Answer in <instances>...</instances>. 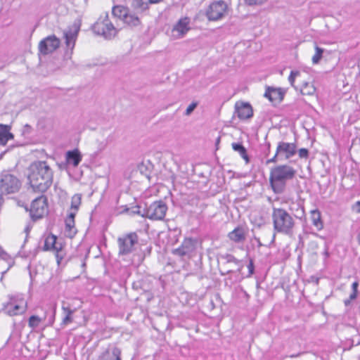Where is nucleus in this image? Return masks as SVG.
<instances>
[{
  "label": "nucleus",
  "mask_w": 360,
  "mask_h": 360,
  "mask_svg": "<svg viewBox=\"0 0 360 360\" xmlns=\"http://www.w3.org/2000/svg\"><path fill=\"white\" fill-rule=\"evenodd\" d=\"M53 171L45 161H36L28 168L27 180L35 193L46 192L53 183Z\"/></svg>",
  "instance_id": "obj_1"
},
{
  "label": "nucleus",
  "mask_w": 360,
  "mask_h": 360,
  "mask_svg": "<svg viewBox=\"0 0 360 360\" xmlns=\"http://www.w3.org/2000/svg\"><path fill=\"white\" fill-rule=\"evenodd\" d=\"M295 174L296 170L288 165H279L272 167L269 174V184L274 193H283L287 181L292 180Z\"/></svg>",
  "instance_id": "obj_2"
},
{
  "label": "nucleus",
  "mask_w": 360,
  "mask_h": 360,
  "mask_svg": "<svg viewBox=\"0 0 360 360\" xmlns=\"http://www.w3.org/2000/svg\"><path fill=\"white\" fill-rule=\"evenodd\" d=\"M274 233L271 241L274 243L276 233H281L287 236H291L295 226V221L292 216L283 208L273 207L271 213Z\"/></svg>",
  "instance_id": "obj_3"
},
{
  "label": "nucleus",
  "mask_w": 360,
  "mask_h": 360,
  "mask_svg": "<svg viewBox=\"0 0 360 360\" xmlns=\"http://www.w3.org/2000/svg\"><path fill=\"white\" fill-rule=\"evenodd\" d=\"M21 188V181L17 176L10 171H3L0 174V194L15 193Z\"/></svg>",
  "instance_id": "obj_4"
},
{
  "label": "nucleus",
  "mask_w": 360,
  "mask_h": 360,
  "mask_svg": "<svg viewBox=\"0 0 360 360\" xmlns=\"http://www.w3.org/2000/svg\"><path fill=\"white\" fill-rule=\"evenodd\" d=\"M92 30L94 33L103 36L106 39H112L117 32V30L110 20L108 13L98 19L92 26Z\"/></svg>",
  "instance_id": "obj_5"
},
{
  "label": "nucleus",
  "mask_w": 360,
  "mask_h": 360,
  "mask_svg": "<svg viewBox=\"0 0 360 360\" xmlns=\"http://www.w3.org/2000/svg\"><path fill=\"white\" fill-rule=\"evenodd\" d=\"M297 153V146L295 143H288L280 141L278 143L275 155L266 161V165L276 163L284 158L285 160L290 159Z\"/></svg>",
  "instance_id": "obj_6"
},
{
  "label": "nucleus",
  "mask_w": 360,
  "mask_h": 360,
  "mask_svg": "<svg viewBox=\"0 0 360 360\" xmlns=\"http://www.w3.org/2000/svg\"><path fill=\"white\" fill-rule=\"evenodd\" d=\"M139 237L135 232H131L118 238L120 255H128L135 250V245L138 243Z\"/></svg>",
  "instance_id": "obj_7"
},
{
  "label": "nucleus",
  "mask_w": 360,
  "mask_h": 360,
  "mask_svg": "<svg viewBox=\"0 0 360 360\" xmlns=\"http://www.w3.org/2000/svg\"><path fill=\"white\" fill-rule=\"evenodd\" d=\"M27 309V302L23 298L10 296L9 301L4 304L3 311L9 316L23 314Z\"/></svg>",
  "instance_id": "obj_8"
},
{
  "label": "nucleus",
  "mask_w": 360,
  "mask_h": 360,
  "mask_svg": "<svg viewBox=\"0 0 360 360\" xmlns=\"http://www.w3.org/2000/svg\"><path fill=\"white\" fill-rule=\"evenodd\" d=\"M167 210L166 203L162 201H155L148 207L143 210V214L150 219L162 220L164 219Z\"/></svg>",
  "instance_id": "obj_9"
},
{
  "label": "nucleus",
  "mask_w": 360,
  "mask_h": 360,
  "mask_svg": "<svg viewBox=\"0 0 360 360\" xmlns=\"http://www.w3.org/2000/svg\"><path fill=\"white\" fill-rule=\"evenodd\" d=\"M47 198L42 195L34 199L30 208V215L34 220L43 217L47 212Z\"/></svg>",
  "instance_id": "obj_10"
},
{
  "label": "nucleus",
  "mask_w": 360,
  "mask_h": 360,
  "mask_svg": "<svg viewBox=\"0 0 360 360\" xmlns=\"http://www.w3.org/2000/svg\"><path fill=\"white\" fill-rule=\"evenodd\" d=\"M227 9V5L224 1L212 2L206 11V15L209 20H218L221 19Z\"/></svg>",
  "instance_id": "obj_11"
},
{
  "label": "nucleus",
  "mask_w": 360,
  "mask_h": 360,
  "mask_svg": "<svg viewBox=\"0 0 360 360\" xmlns=\"http://www.w3.org/2000/svg\"><path fill=\"white\" fill-rule=\"evenodd\" d=\"M219 259L221 260L219 271L221 275H226L233 271V269H229V264L233 263L238 266L237 271L240 272L242 269L243 268V265L240 260L236 259L233 255L230 254L221 255L219 258L218 259V262H219Z\"/></svg>",
  "instance_id": "obj_12"
},
{
  "label": "nucleus",
  "mask_w": 360,
  "mask_h": 360,
  "mask_svg": "<svg viewBox=\"0 0 360 360\" xmlns=\"http://www.w3.org/2000/svg\"><path fill=\"white\" fill-rule=\"evenodd\" d=\"M60 39L56 35L52 34L39 42V50L42 54L47 55L56 51L60 46Z\"/></svg>",
  "instance_id": "obj_13"
},
{
  "label": "nucleus",
  "mask_w": 360,
  "mask_h": 360,
  "mask_svg": "<svg viewBox=\"0 0 360 360\" xmlns=\"http://www.w3.org/2000/svg\"><path fill=\"white\" fill-rule=\"evenodd\" d=\"M79 30L80 25L75 22L72 26L69 27L63 32L65 43L68 50L70 51V54H72L74 49Z\"/></svg>",
  "instance_id": "obj_14"
},
{
  "label": "nucleus",
  "mask_w": 360,
  "mask_h": 360,
  "mask_svg": "<svg viewBox=\"0 0 360 360\" xmlns=\"http://www.w3.org/2000/svg\"><path fill=\"white\" fill-rule=\"evenodd\" d=\"M235 114L240 120L249 119L253 116V110L248 103L236 102L235 105Z\"/></svg>",
  "instance_id": "obj_15"
},
{
  "label": "nucleus",
  "mask_w": 360,
  "mask_h": 360,
  "mask_svg": "<svg viewBox=\"0 0 360 360\" xmlns=\"http://www.w3.org/2000/svg\"><path fill=\"white\" fill-rule=\"evenodd\" d=\"M195 249V241L191 238H186L181 245L175 250L174 252L180 256H190Z\"/></svg>",
  "instance_id": "obj_16"
},
{
  "label": "nucleus",
  "mask_w": 360,
  "mask_h": 360,
  "mask_svg": "<svg viewBox=\"0 0 360 360\" xmlns=\"http://www.w3.org/2000/svg\"><path fill=\"white\" fill-rule=\"evenodd\" d=\"M264 96L271 103L276 104L279 103L283 99L284 93L281 88L268 86L266 89Z\"/></svg>",
  "instance_id": "obj_17"
},
{
  "label": "nucleus",
  "mask_w": 360,
  "mask_h": 360,
  "mask_svg": "<svg viewBox=\"0 0 360 360\" xmlns=\"http://www.w3.org/2000/svg\"><path fill=\"white\" fill-rule=\"evenodd\" d=\"M190 19L188 18H181L172 29L173 32H176L178 37L184 36L189 30Z\"/></svg>",
  "instance_id": "obj_18"
},
{
  "label": "nucleus",
  "mask_w": 360,
  "mask_h": 360,
  "mask_svg": "<svg viewBox=\"0 0 360 360\" xmlns=\"http://www.w3.org/2000/svg\"><path fill=\"white\" fill-rule=\"evenodd\" d=\"M121 354L122 351L120 348L113 347L103 352L100 360H122Z\"/></svg>",
  "instance_id": "obj_19"
},
{
  "label": "nucleus",
  "mask_w": 360,
  "mask_h": 360,
  "mask_svg": "<svg viewBox=\"0 0 360 360\" xmlns=\"http://www.w3.org/2000/svg\"><path fill=\"white\" fill-rule=\"evenodd\" d=\"M310 219L316 231H319L323 229V221L322 220L321 213L318 209L311 210Z\"/></svg>",
  "instance_id": "obj_20"
},
{
  "label": "nucleus",
  "mask_w": 360,
  "mask_h": 360,
  "mask_svg": "<svg viewBox=\"0 0 360 360\" xmlns=\"http://www.w3.org/2000/svg\"><path fill=\"white\" fill-rule=\"evenodd\" d=\"M13 139L8 125L0 124V145L5 146L8 141Z\"/></svg>",
  "instance_id": "obj_21"
},
{
  "label": "nucleus",
  "mask_w": 360,
  "mask_h": 360,
  "mask_svg": "<svg viewBox=\"0 0 360 360\" xmlns=\"http://www.w3.org/2000/svg\"><path fill=\"white\" fill-rule=\"evenodd\" d=\"M66 160L68 163L77 167L82 160V155L77 149L70 150L66 153Z\"/></svg>",
  "instance_id": "obj_22"
},
{
  "label": "nucleus",
  "mask_w": 360,
  "mask_h": 360,
  "mask_svg": "<svg viewBox=\"0 0 360 360\" xmlns=\"http://www.w3.org/2000/svg\"><path fill=\"white\" fill-rule=\"evenodd\" d=\"M229 238L235 243H240L245 240V234L243 228L236 227L229 233Z\"/></svg>",
  "instance_id": "obj_23"
},
{
  "label": "nucleus",
  "mask_w": 360,
  "mask_h": 360,
  "mask_svg": "<svg viewBox=\"0 0 360 360\" xmlns=\"http://www.w3.org/2000/svg\"><path fill=\"white\" fill-rule=\"evenodd\" d=\"M123 22L129 27H134L141 25L139 18L134 13L127 12V15L123 18Z\"/></svg>",
  "instance_id": "obj_24"
},
{
  "label": "nucleus",
  "mask_w": 360,
  "mask_h": 360,
  "mask_svg": "<svg viewBox=\"0 0 360 360\" xmlns=\"http://www.w3.org/2000/svg\"><path fill=\"white\" fill-rule=\"evenodd\" d=\"M62 309L65 314L62 324L68 325L72 321V315L74 314L75 309H71L69 304L66 305L65 303L62 306Z\"/></svg>",
  "instance_id": "obj_25"
},
{
  "label": "nucleus",
  "mask_w": 360,
  "mask_h": 360,
  "mask_svg": "<svg viewBox=\"0 0 360 360\" xmlns=\"http://www.w3.org/2000/svg\"><path fill=\"white\" fill-rule=\"evenodd\" d=\"M232 148L239 153L240 156L245 160L246 163H249L250 158L248 155L247 154L246 148L240 143H233L231 144Z\"/></svg>",
  "instance_id": "obj_26"
},
{
  "label": "nucleus",
  "mask_w": 360,
  "mask_h": 360,
  "mask_svg": "<svg viewBox=\"0 0 360 360\" xmlns=\"http://www.w3.org/2000/svg\"><path fill=\"white\" fill-rule=\"evenodd\" d=\"M128 8L123 6H115L112 9V14L118 18L122 19L127 15Z\"/></svg>",
  "instance_id": "obj_27"
},
{
  "label": "nucleus",
  "mask_w": 360,
  "mask_h": 360,
  "mask_svg": "<svg viewBox=\"0 0 360 360\" xmlns=\"http://www.w3.org/2000/svg\"><path fill=\"white\" fill-rule=\"evenodd\" d=\"M57 242V238L54 235L48 236L44 241V250H51L56 248V243Z\"/></svg>",
  "instance_id": "obj_28"
},
{
  "label": "nucleus",
  "mask_w": 360,
  "mask_h": 360,
  "mask_svg": "<svg viewBox=\"0 0 360 360\" xmlns=\"http://www.w3.org/2000/svg\"><path fill=\"white\" fill-rule=\"evenodd\" d=\"M65 233L68 236L72 238L76 233L75 229V221L70 219H65Z\"/></svg>",
  "instance_id": "obj_29"
},
{
  "label": "nucleus",
  "mask_w": 360,
  "mask_h": 360,
  "mask_svg": "<svg viewBox=\"0 0 360 360\" xmlns=\"http://www.w3.org/2000/svg\"><path fill=\"white\" fill-rule=\"evenodd\" d=\"M56 248H53L52 250L56 252V257L57 263H58V264H60L62 259L64 257V253H63V248H62V244L56 242Z\"/></svg>",
  "instance_id": "obj_30"
},
{
  "label": "nucleus",
  "mask_w": 360,
  "mask_h": 360,
  "mask_svg": "<svg viewBox=\"0 0 360 360\" xmlns=\"http://www.w3.org/2000/svg\"><path fill=\"white\" fill-rule=\"evenodd\" d=\"M81 195L75 194L72 197L70 209L77 211L81 205Z\"/></svg>",
  "instance_id": "obj_31"
},
{
  "label": "nucleus",
  "mask_w": 360,
  "mask_h": 360,
  "mask_svg": "<svg viewBox=\"0 0 360 360\" xmlns=\"http://www.w3.org/2000/svg\"><path fill=\"white\" fill-rule=\"evenodd\" d=\"M295 207H297V210H295L294 216L300 219H302L305 217V212L303 203L298 202Z\"/></svg>",
  "instance_id": "obj_32"
},
{
  "label": "nucleus",
  "mask_w": 360,
  "mask_h": 360,
  "mask_svg": "<svg viewBox=\"0 0 360 360\" xmlns=\"http://www.w3.org/2000/svg\"><path fill=\"white\" fill-rule=\"evenodd\" d=\"M301 92L305 95H313L315 92V88L313 85L305 82L301 89Z\"/></svg>",
  "instance_id": "obj_33"
},
{
  "label": "nucleus",
  "mask_w": 360,
  "mask_h": 360,
  "mask_svg": "<svg viewBox=\"0 0 360 360\" xmlns=\"http://www.w3.org/2000/svg\"><path fill=\"white\" fill-rule=\"evenodd\" d=\"M315 54L312 57V62L314 64H318L320 60L322 58L323 53L324 51L323 49L320 48L319 46L315 47Z\"/></svg>",
  "instance_id": "obj_34"
},
{
  "label": "nucleus",
  "mask_w": 360,
  "mask_h": 360,
  "mask_svg": "<svg viewBox=\"0 0 360 360\" xmlns=\"http://www.w3.org/2000/svg\"><path fill=\"white\" fill-rule=\"evenodd\" d=\"M131 4L135 9H140L141 11L148 8L147 4L143 0H133Z\"/></svg>",
  "instance_id": "obj_35"
},
{
  "label": "nucleus",
  "mask_w": 360,
  "mask_h": 360,
  "mask_svg": "<svg viewBox=\"0 0 360 360\" xmlns=\"http://www.w3.org/2000/svg\"><path fill=\"white\" fill-rule=\"evenodd\" d=\"M41 321V319L38 316L32 315L29 319L28 325L32 328H35L39 326Z\"/></svg>",
  "instance_id": "obj_36"
},
{
  "label": "nucleus",
  "mask_w": 360,
  "mask_h": 360,
  "mask_svg": "<svg viewBox=\"0 0 360 360\" xmlns=\"http://www.w3.org/2000/svg\"><path fill=\"white\" fill-rule=\"evenodd\" d=\"M359 282L354 281L352 285V292L350 294V300H355L358 295Z\"/></svg>",
  "instance_id": "obj_37"
},
{
  "label": "nucleus",
  "mask_w": 360,
  "mask_h": 360,
  "mask_svg": "<svg viewBox=\"0 0 360 360\" xmlns=\"http://www.w3.org/2000/svg\"><path fill=\"white\" fill-rule=\"evenodd\" d=\"M300 75V72L299 71H295V70H292L291 71L289 77H288V81L290 83V84L293 86H294V82H295V79L296 77H298Z\"/></svg>",
  "instance_id": "obj_38"
},
{
  "label": "nucleus",
  "mask_w": 360,
  "mask_h": 360,
  "mask_svg": "<svg viewBox=\"0 0 360 360\" xmlns=\"http://www.w3.org/2000/svg\"><path fill=\"white\" fill-rule=\"evenodd\" d=\"M267 0H245L246 4L248 6L262 5Z\"/></svg>",
  "instance_id": "obj_39"
},
{
  "label": "nucleus",
  "mask_w": 360,
  "mask_h": 360,
  "mask_svg": "<svg viewBox=\"0 0 360 360\" xmlns=\"http://www.w3.org/2000/svg\"><path fill=\"white\" fill-rule=\"evenodd\" d=\"M197 105H198V103H196V102L191 103L186 108L185 115H191L192 113V112L196 108Z\"/></svg>",
  "instance_id": "obj_40"
},
{
  "label": "nucleus",
  "mask_w": 360,
  "mask_h": 360,
  "mask_svg": "<svg viewBox=\"0 0 360 360\" xmlns=\"http://www.w3.org/2000/svg\"><path fill=\"white\" fill-rule=\"evenodd\" d=\"M130 213L131 214H139L141 215L143 217H146V215L143 214V210H141V208L139 206H135L131 208Z\"/></svg>",
  "instance_id": "obj_41"
},
{
  "label": "nucleus",
  "mask_w": 360,
  "mask_h": 360,
  "mask_svg": "<svg viewBox=\"0 0 360 360\" xmlns=\"http://www.w3.org/2000/svg\"><path fill=\"white\" fill-rule=\"evenodd\" d=\"M298 155L300 158H308L309 157V150L307 148H300L298 150Z\"/></svg>",
  "instance_id": "obj_42"
},
{
  "label": "nucleus",
  "mask_w": 360,
  "mask_h": 360,
  "mask_svg": "<svg viewBox=\"0 0 360 360\" xmlns=\"http://www.w3.org/2000/svg\"><path fill=\"white\" fill-rule=\"evenodd\" d=\"M248 275L247 276V277H250L254 274V271H255V266H254L253 260L252 259H250L249 264L248 265Z\"/></svg>",
  "instance_id": "obj_43"
},
{
  "label": "nucleus",
  "mask_w": 360,
  "mask_h": 360,
  "mask_svg": "<svg viewBox=\"0 0 360 360\" xmlns=\"http://www.w3.org/2000/svg\"><path fill=\"white\" fill-rule=\"evenodd\" d=\"M264 146L266 147V149L264 150L265 156H268L270 153L271 143L269 142H266Z\"/></svg>",
  "instance_id": "obj_44"
},
{
  "label": "nucleus",
  "mask_w": 360,
  "mask_h": 360,
  "mask_svg": "<svg viewBox=\"0 0 360 360\" xmlns=\"http://www.w3.org/2000/svg\"><path fill=\"white\" fill-rule=\"evenodd\" d=\"M77 211H75V210H73V211H71L67 218L65 219H72L73 221H75V215H76V213H77Z\"/></svg>",
  "instance_id": "obj_45"
},
{
  "label": "nucleus",
  "mask_w": 360,
  "mask_h": 360,
  "mask_svg": "<svg viewBox=\"0 0 360 360\" xmlns=\"http://www.w3.org/2000/svg\"><path fill=\"white\" fill-rule=\"evenodd\" d=\"M354 207L358 213H360V201L356 202Z\"/></svg>",
  "instance_id": "obj_46"
},
{
  "label": "nucleus",
  "mask_w": 360,
  "mask_h": 360,
  "mask_svg": "<svg viewBox=\"0 0 360 360\" xmlns=\"http://www.w3.org/2000/svg\"><path fill=\"white\" fill-rule=\"evenodd\" d=\"M296 204L297 203L292 202L290 206V210L292 211L293 213L295 212V210H297V207H295Z\"/></svg>",
  "instance_id": "obj_47"
},
{
  "label": "nucleus",
  "mask_w": 360,
  "mask_h": 360,
  "mask_svg": "<svg viewBox=\"0 0 360 360\" xmlns=\"http://www.w3.org/2000/svg\"><path fill=\"white\" fill-rule=\"evenodd\" d=\"M352 300H350V297H349V299H347V300H345L344 301V304H345V306H349V305L350 304V303H351V301H352Z\"/></svg>",
  "instance_id": "obj_48"
},
{
  "label": "nucleus",
  "mask_w": 360,
  "mask_h": 360,
  "mask_svg": "<svg viewBox=\"0 0 360 360\" xmlns=\"http://www.w3.org/2000/svg\"><path fill=\"white\" fill-rule=\"evenodd\" d=\"M220 139H221L220 136H218V137L217 138L216 141H215V145H216V146H217V147L218 146V145H219V143H220Z\"/></svg>",
  "instance_id": "obj_49"
},
{
  "label": "nucleus",
  "mask_w": 360,
  "mask_h": 360,
  "mask_svg": "<svg viewBox=\"0 0 360 360\" xmlns=\"http://www.w3.org/2000/svg\"><path fill=\"white\" fill-rule=\"evenodd\" d=\"M162 0H149V1L151 3V4H158L160 1H162Z\"/></svg>",
  "instance_id": "obj_50"
},
{
  "label": "nucleus",
  "mask_w": 360,
  "mask_h": 360,
  "mask_svg": "<svg viewBox=\"0 0 360 360\" xmlns=\"http://www.w3.org/2000/svg\"><path fill=\"white\" fill-rule=\"evenodd\" d=\"M30 231V229L29 226H27L25 229V232L26 233L27 235H28L29 232ZM27 237V236H26V238Z\"/></svg>",
  "instance_id": "obj_51"
},
{
  "label": "nucleus",
  "mask_w": 360,
  "mask_h": 360,
  "mask_svg": "<svg viewBox=\"0 0 360 360\" xmlns=\"http://www.w3.org/2000/svg\"><path fill=\"white\" fill-rule=\"evenodd\" d=\"M356 240H357L359 245H360V232L358 233V235L356 236Z\"/></svg>",
  "instance_id": "obj_52"
},
{
  "label": "nucleus",
  "mask_w": 360,
  "mask_h": 360,
  "mask_svg": "<svg viewBox=\"0 0 360 360\" xmlns=\"http://www.w3.org/2000/svg\"><path fill=\"white\" fill-rule=\"evenodd\" d=\"M298 356H299V354H292V355L290 356V357L295 358V357H297Z\"/></svg>",
  "instance_id": "obj_53"
}]
</instances>
